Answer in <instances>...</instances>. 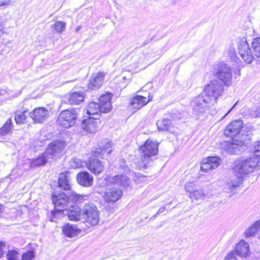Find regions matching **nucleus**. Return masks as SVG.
Here are the masks:
<instances>
[{"mask_svg": "<svg viewBox=\"0 0 260 260\" xmlns=\"http://www.w3.org/2000/svg\"><path fill=\"white\" fill-rule=\"evenodd\" d=\"M122 78H123V80H127V82H126L127 83H129L130 82V81H131V79H126V77L125 76H123Z\"/></svg>", "mask_w": 260, "mask_h": 260, "instance_id": "nucleus-53", "label": "nucleus"}, {"mask_svg": "<svg viewBox=\"0 0 260 260\" xmlns=\"http://www.w3.org/2000/svg\"><path fill=\"white\" fill-rule=\"evenodd\" d=\"M81 230L76 225L68 223L62 227V232L68 237L73 238L79 235Z\"/></svg>", "mask_w": 260, "mask_h": 260, "instance_id": "nucleus-25", "label": "nucleus"}, {"mask_svg": "<svg viewBox=\"0 0 260 260\" xmlns=\"http://www.w3.org/2000/svg\"><path fill=\"white\" fill-rule=\"evenodd\" d=\"M65 147L66 144L63 141H53L48 145L45 151V154L51 160H56L61 156Z\"/></svg>", "mask_w": 260, "mask_h": 260, "instance_id": "nucleus-8", "label": "nucleus"}, {"mask_svg": "<svg viewBox=\"0 0 260 260\" xmlns=\"http://www.w3.org/2000/svg\"><path fill=\"white\" fill-rule=\"evenodd\" d=\"M77 181L85 187H89L93 184L92 176L86 172L79 173L77 176Z\"/></svg>", "mask_w": 260, "mask_h": 260, "instance_id": "nucleus-24", "label": "nucleus"}, {"mask_svg": "<svg viewBox=\"0 0 260 260\" xmlns=\"http://www.w3.org/2000/svg\"><path fill=\"white\" fill-rule=\"evenodd\" d=\"M77 116L76 112L74 109L64 110L58 116L57 122L58 125L68 128L74 125Z\"/></svg>", "mask_w": 260, "mask_h": 260, "instance_id": "nucleus-9", "label": "nucleus"}, {"mask_svg": "<svg viewBox=\"0 0 260 260\" xmlns=\"http://www.w3.org/2000/svg\"><path fill=\"white\" fill-rule=\"evenodd\" d=\"M229 55L231 56H233L235 54V50L234 47L231 46L229 49Z\"/></svg>", "mask_w": 260, "mask_h": 260, "instance_id": "nucleus-48", "label": "nucleus"}, {"mask_svg": "<svg viewBox=\"0 0 260 260\" xmlns=\"http://www.w3.org/2000/svg\"><path fill=\"white\" fill-rule=\"evenodd\" d=\"M232 252H236V258L237 255H239L241 257L248 256L250 255L249 244L243 240L240 241L237 245L235 251H232Z\"/></svg>", "mask_w": 260, "mask_h": 260, "instance_id": "nucleus-23", "label": "nucleus"}, {"mask_svg": "<svg viewBox=\"0 0 260 260\" xmlns=\"http://www.w3.org/2000/svg\"><path fill=\"white\" fill-rule=\"evenodd\" d=\"M82 198L83 197L81 195L78 194L74 191L71 192L70 194L68 197L69 201H71V202H76L77 201L81 200Z\"/></svg>", "mask_w": 260, "mask_h": 260, "instance_id": "nucleus-40", "label": "nucleus"}, {"mask_svg": "<svg viewBox=\"0 0 260 260\" xmlns=\"http://www.w3.org/2000/svg\"><path fill=\"white\" fill-rule=\"evenodd\" d=\"M245 140L233 139L231 141L223 142L221 144L223 149L231 154H238L244 149Z\"/></svg>", "mask_w": 260, "mask_h": 260, "instance_id": "nucleus-10", "label": "nucleus"}, {"mask_svg": "<svg viewBox=\"0 0 260 260\" xmlns=\"http://www.w3.org/2000/svg\"><path fill=\"white\" fill-rule=\"evenodd\" d=\"M158 144L157 142L148 139L140 147V158L136 162L138 169L142 170L148 167L152 161V157L158 153Z\"/></svg>", "mask_w": 260, "mask_h": 260, "instance_id": "nucleus-2", "label": "nucleus"}, {"mask_svg": "<svg viewBox=\"0 0 260 260\" xmlns=\"http://www.w3.org/2000/svg\"><path fill=\"white\" fill-rule=\"evenodd\" d=\"M7 92V91L5 89H3L2 87H0V95H4Z\"/></svg>", "mask_w": 260, "mask_h": 260, "instance_id": "nucleus-49", "label": "nucleus"}, {"mask_svg": "<svg viewBox=\"0 0 260 260\" xmlns=\"http://www.w3.org/2000/svg\"><path fill=\"white\" fill-rule=\"evenodd\" d=\"M29 114L34 122L41 123L48 118L49 111L44 107H38Z\"/></svg>", "mask_w": 260, "mask_h": 260, "instance_id": "nucleus-17", "label": "nucleus"}, {"mask_svg": "<svg viewBox=\"0 0 260 260\" xmlns=\"http://www.w3.org/2000/svg\"><path fill=\"white\" fill-rule=\"evenodd\" d=\"M99 148H95L94 152V155L97 156H100L103 157L105 153L109 154L112 150L111 148V143L107 140H105L101 142Z\"/></svg>", "mask_w": 260, "mask_h": 260, "instance_id": "nucleus-26", "label": "nucleus"}, {"mask_svg": "<svg viewBox=\"0 0 260 260\" xmlns=\"http://www.w3.org/2000/svg\"><path fill=\"white\" fill-rule=\"evenodd\" d=\"M165 210V207H163V208H160L158 212H157L156 214H159V213H162Z\"/></svg>", "mask_w": 260, "mask_h": 260, "instance_id": "nucleus-52", "label": "nucleus"}, {"mask_svg": "<svg viewBox=\"0 0 260 260\" xmlns=\"http://www.w3.org/2000/svg\"><path fill=\"white\" fill-rule=\"evenodd\" d=\"M13 125L11 118L8 119L3 127L0 129V134L2 136H6L12 129Z\"/></svg>", "mask_w": 260, "mask_h": 260, "instance_id": "nucleus-35", "label": "nucleus"}, {"mask_svg": "<svg viewBox=\"0 0 260 260\" xmlns=\"http://www.w3.org/2000/svg\"><path fill=\"white\" fill-rule=\"evenodd\" d=\"M52 201L55 209L58 211H62L69 203L68 196L63 192L55 191L52 195Z\"/></svg>", "mask_w": 260, "mask_h": 260, "instance_id": "nucleus-14", "label": "nucleus"}, {"mask_svg": "<svg viewBox=\"0 0 260 260\" xmlns=\"http://www.w3.org/2000/svg\"><path fill=\"white\" fill-rule=\"evenodd\" d=\"M35 257V252L32 251H28L22 255V260H32Z\"/></svg>", "mask_w": 260, "mask_h": 260, "instance_id": "nucleus-42", "label": "nucleus"}, {"mask_svg": "<svg viewBox=\"0 0 260 260\" xmlns=\"http://www.w3.org/2000/svg\"><path fill=\"white\" fill-rule=\"evenodd\" d=\"M4 27L0 23V37L2 36L4 34Z\"/></svg>", "mask_w": 260, "mask_h": 260, "instance_id": "nucleus-50", "label": "nucleus"}, {"mask_svg": "<svg viewBox=\"0 0 260 260\" xmlns=\"http://www.w3.org/2000/svg\"><path fill=\"white\" fill-rule=\"evenodd\" d=\"M19 257L18 251L14 249L9 250L6 254V258L8 260H18Z\"/></svg>", "mask_w": 260, "mask_h": 260, "instance_id": "nucleus-39", "label": "nucleus"}, {"mask_svg": "<svg viewBox=\"0 0 260 260\" xmlns=\"http://www.w3.org/2000/svg\"><path fill=\"white\" fill-rule=\"evenodd\" d=\"M11 3V0H5L0 2V9H2L3 6H8Z\"/></svg>", "mask_w": 260, "mask_h": 260, "instance_id": "nucleus-47", "label": "nucleus"}, {"mask_svg": "<svg viewBox=\"0 0 260 260\" xmlns=\"http://www.w3.org/2000/svg\"><path fill=\"white\" fill-rule=\"evenodd\" d=\"M243 123L241 120L233 121L229 124L224 132L225 135L232 137L239 134L243 127Z\"/></svg>", "mask_w": 260, "mask_h": 260, "instance_id": "nucleus-20", "label": "nucleus"}, {"mask_svg": "<svg viewBox=\"0 0 260 260\" xmlns=\"http://www.w3.org/2000/svg\"><path fill=\"white\" fill-rule=\"evenodd\" d=\"M251 45L254 55L257 57H260V37L254 39Z\"/></svg>", "mask_w": 260, "mask_h": 260, "instance_id": "nucleus-37", "label": "nucleus"}, {"mask_svg": "<svg viewBox=\"0 0 260 260\" xmlns=\"http://www.w3.org/2000/svg\"><path fill=\"white\" fill-rule=\"evenodd\" d=\"M88 169L94 175H98L104 170V166L101 161L96 158L90 159L86 164Z\"/></svg>", "mask_w": 260, "mask_h": 260, "instance_id": "nucleus-22", "label": "nucleus"}, {"mask_svg": "<svg viewBox=\"0 0 260 260\" xmlns=\"http://www.w3.org/2000/svg\"><path fill=\"white\" fill-rule=\"evenodd\" d=\"M245 136H245V135H243V134H242V136H241L242 138H243V137H245Z\"/></svg>", "mask_w": 260, "mask_h": 260, "instance_id": "nucleus-56", "label": "nucleus"}, {"mask_svg": "<svg viewBox=\"0 0 260 260\" xmlns=\"http://www.w3.org/2000/svg\"><path fill=\"white\" fill-rule=\"evenodd\" d=\"M104 195V199L106 202L113 203L117 201L122 196V191L120 188H111L108 186Z\"/></svg>", "mask_w": 260, "mask_h": 260, "instance_id": "nucleus-16", "label": "nucleus"}, {"mask_svg": "<svg viewBox=\"0 0 260 260\" xmlns=\"http://www.w3.org/2000/svg\"><path fill=\"white\" fill-rule=\"evenodd\" d=\"M83 162L79 158H74L72 159L71 165L74 168H80L83 166Z\"/></svg>", "mask_w": 260, "mask_h": 260, "instance_id": "nucleus-43", "label": "nucleus"}, {"mask_svg": "<svg viewBox=\"0 0 260 260\" xmlns=\"http://www.w3.org/2000/svg\"><path fill=\"white\" fill-rule=\"evenodd\" d=\"M171 121L167 118H163L157 121L156 124L159 130L167 131L171 125Z\"/></svg>", "mask_w": 260, "mask_h": 260, "instance_id": "nucleus-36", "label": "nucleus"}, {"mask_svg": "<svg viewBox=\"0 0 260 260\" xmlns=\"http://www.w3.org/2000/svg\"><path fill=\"white\" fill-rule=\"evenodd\" d=\"M223 90L222 83L217 79H213L205 85L202 92L215 104L217 99L222 94Z\"/></svg>", "mask_w": 260, "mask_h": 260, "instance_id": "nucleus-7", "label": "nucleus"}, {"mask_svg": "<svg viewBox=\"0 0 260 260\" xmlns=\"http://www.w3.org/2000/svg\"><path fill=\"white\" fill-rule=\"evenodd\" d=\"M80 28H81V27H80V26H78V27L77 28V29H76V31H78V30H80Z\"/></svg>", "mask_w": 260, "mask_h": 260, "instance_id": "nucleus-55", "label": "nucleus"}, {"mask_svg": "<svg viewBox=\"0 0 260 260\" xmlns=\"http://www.w3.org/2000/svg\"><path fill=\"white\" fill-rule=\"evenodd\" d=\"M84 94L81 91L71 92L68 95V99L71 104L79 105L84 101Z\"/></svg>", "mask_w": 260, "mask_h": 260, "instance_id": "nucleus-29", "label": "nucleus"}, {"mask_svg": "<svg viewBox=\"0 0 260 260\" xmlns=\"http://www.w3.org/2000/svg\"><path fill=\"white\" fill-rule=\"evenodd\" d=\"M27 110H24L22 112L17 111L15 115V120L16 123L20 124L26 122Z\"/></svg>", "mask_w": 260, "mask_h": 260, "instance_id": "nucleus-33", "label": "nucleus"}, {"mask_svg": "<svg viewBox=\"0 0 260 260\" xmlns=\"http://www.w3.org/2000/svg\"><path fill=\"white\" fill-rule=\"evenodd\" d=\"M98 117H89L85 119L82 124L83 128L88 134L95 133L99 129L100 123Z\"/></svg>", "mask_w": 260, "mask_h": 260, "instance_id": "nucleus-18", "label": "nucleus"}, {"mask_svg": "<svg viewBox=\"0 0 260 260\" xmlns=\"http://www.w3.org/2000/svg\"><path fill=\"white\" fill-rule=\"evenodd\" d=\"M71 179L70 173L69 172L60 173L58 177L59 186L64 190H69L71 188Z\"/></svg>", "mask_w": 260, "mask_h": 260, "instance_id": "nucleus-27", "label": "nucleus"}, {"mask_svg": "<svg viewBox=\"0 0 260 260\" xmlns=\"http://www.w3.org/2000/svg\"><path fill=\"white\" fill-rule=\"evenodd\" d=\"M242 181V178L239 176L230 179L225 186V189L227 192L235 191Z\"/></svg>", "mask_w": 260, "mask_h": 260, "instance_id": "nucleus-30", "label": "nucleus"}, {"mask_svg": "<svg viewBox=\"0 0 260 260\" xmlns=\"http://www.w3.org/2000/svg\"><path fill=\"white\" fill-rule=\"evenodd\" d=\"M45 154V152L39 155L37 158L33 159L30 165L31 167H39L44 165L47 162H51L52 160Z\"/></svg>", "mask_w": 260, "mask_h": 260, "instance_id": "nucleus-32", "label": "nucleus"}, {"mask_svg": "<svg viewBox=\"0 0 260 260\" xmlns=\"http://www.w3.org/2000/svg\"><path fill=\"white\" fill-rule=\"evenodd\" d=\"M105 75V74L103 72L93 74L88 85L89 88L93 90L99 88L103 83Z\"/></svg>", "mask_w": 260, "mask_h": 260, "instance_id": "nucleus-21", "label": "nucleus"}, {"mask_svg": "<svg viewBox=\"0 0 260 260\" xmlns=\"http://www.w3.org/2000/svg\"><path fill=\"white\" fill-rule=\"evenodd\" d=\"M4 207L3 206L0 204V213L3 211Z\"/></svg>", "mask_w": 260, "mask_h": 260, "instance_id": "nucleus-54", "label": "nucleus"}, {"mask_svg": "<svg viewBox=\"0 0 260 260\" xmlns=\"http://www.w3.org/2000/svg\"><path fill=\"white\" fill-rule=\"evenodd\" d=\"M6 244L4 241H0V258L2 257L4 254V250L6 248Z\"/></svg>", "mask_w": 260, "mask_h": 260, "instance_id": "nucleus-46", "label": "nucleus"}, {"mask_svg": "<svg viewBox=\"0 0 260 260\" xmlns=\"http://www.w3.org/2000/svg\"><path fill=\"white\" fill-rule=\"evenodd\" d=\"M251 115L254 118H260V104L257 105L255 110L251 111Z\"/></svg>", "mask_w": 260, "mask_h": 260, "instance_id": "nucleus-44", "label": "nucleus"}, {"mask_svg": "<svg viewBox=\"0 0 260 260\" xmlns=\"http://www.w3.org/2000/svg\"><path fill=\"white\" fill-rule=\"evenodd\" d=\"M214 104L209 96H206L203 92L195 96L190 102V105L197 114L207 112Z\"/></svg>", "mask_w": 260, "mask_h": 260, "instance_id": "nucleus-5", "label": "nucleus"}, {"mask_svg": "<svg viewBox=\"0 0 260 260\" xmlns=\"http://www.w3.org/2000/svg\"><path fill=\"white\" fill-rule=\"evenodd\" d=\"M221 160L218 156H210L205 158L201 164V170L207 172L210 170L217 168L221 164Z\"/></svg>", "mask_w": 260, "mask_h": 260, "instance_id": "nucleus-15", "label": "nucleus"}, {"mask_svg": "<svg viewBox=\"0 0 260 260\" xmlns=\"http://www.w3.org/2000/svg\"><path fill=\"white\" fill-rule=\"evenodd\" d=\"M255 153L245 159L235 161L233 167L236 176L243 177L258 170L260 167V141L254 146Z\"/></svg>", "mask_w": 260, "mask_h": 260, "instance_id": "nucleus-1", "label": "nucleus"}, {"mask_svg": "<svg viewBox=\"0 0 260 260\" xmlns=\"http://www.w3.org/2000/svg\"><path fill=\"white\" fill-rule=\"evenodd\" d=\"M214 75L225 86H230L232 84V69L225 63L221 62L214 66Z\"/></svg>", "mask_w": 260, "mask_h": 260, "instance_id": "nucleus-4", "label": "nucleus"}, {"mask_svg": "<svg viewBox=\"0 0 260 260\" xmlns=\"http://www.w3.org/2000/svg\"><path fill=\"white\" fill-rule=\"evenodd\" d=\"M224 260H238L236 258L235 252H230L225 256Z\"/></svg>", "mask_w": 260, "mask_h": 260, "instance_id": "nucleus-45", "label": "nucleus"}, {"mask_svg": "<svg viewBox=\"0 0 260 260\" xmlns=\"http://www.w3.org/2000/svg\"><path fill=\"white\" fill-rule=\"evenodd\" d=\"M105 181L107 186L112 187L113 185H117L123 188L127 187L131 183L130 179L125 174L110 176L106 178Z\"/></svg>", "mask_w": 260, "mask_h": 260, "instance_id": "nucleus-11", "label": "nucleus"}, {"mask_svg": "<svg viewBox=\"0 0 260 260\" xmlns=\"http://www.w3.org/2000/svg\"><path fill=\"white\" fill-rule=\"evenodd\" d=\"M237 104V102L235 104V105L228 111V112L224 115V116L223 117V118L225 117L235 107V106Z\"/></svg>", "mask_w": 260, "mask_h": 260, "instance_id": "nucleus-51", "label": "nucleus"}, {"mask_svg": "<svg viewBox=\"0 0 260 260\" xmlns=\"http://www.w3.org/2000/svg\"><path fill=\"white\" fill-rule=\"evenodd\" d=\"M112 96L111 93L105 94L100 97L99 103L94 102L89 103L87 108V113L89 116L99 118L101 112H109L112 108L111 103Z\"/></svg>", "mask_w": 260, "mask_h": 260, "instance_id": "nucleus-3", "label": "nucleus"}, {"mask_svg": "<svg viewBox=\"0 0 260 260\" xmlns=\"http://www.w3.org/2000/svg\"><path fill=\"white\" fill-rule=\"evenodd\" d=\"M206 194L204 193L202 189H196L189 194V198L192 200H203L205 199Z\"/></svg>", "mask_w": 260, "mask_h": 260, "instance_id": "nucleus-34", "label": "nucleus"}, {"mask_svg": "<svg viewBox=\"0 0 260 260\" xmlns=\"http://www.w3.org/2000/svg\"><path fill=\"white\" fill-rule=\"evenodd\" d=\"M152 100V97L148 99L146 97L137 95L131 100V108L137 111Z\"/></svg>", "mask_w": 260, "mask_h": 260, "instance_id": "nucleus-19", "label": "nucleus"}, {"mask_svg": "<svg viewBox=\"0 0 260 260\" xmlns=\"http://www.w3.org/2000/svg\"><path fill=\"white\" fill-rule=\"evenodd\" d=\"M238 52L242 58L247 63H251L254 59L249 45L246 40L241 41L238 46Z\"/></svg>", "mask_w": 260, "mask_h": 260, "instance_id": "nucleus-13", "label": "nucleus"}, {"mask_svg": "<svg viewBox=\"0 0 260 260\" xmlns=\"http://www.w3.org/2000/svg\"><path fill=\"white\" fill-rule=\"evenodd\" d=\"M185 189L187 192L189 193L190 194L197 189V187L194 183L189 182L186 183V184H185Z\"/></svg>", "mask_w": 260, "mask_h": 260, "instance_id": "nucleus-41", "label": "nucleus"}, {"mask_svg": "<svg viewBox=\"0 0 260 260\" xmlns=\"http://www.w3.org/2000/svg\"><path fill=\"white\" fill-rule=\"evenodd\" d=\"M257 233H258V238L260 239V220H257L247 228L244 232V235L246 238H250L254 237Z\"/></svg>", "mask_w": 260, "mask_h": 260, "instance_id": "nucleus-28", "label": "nucleus"}, {"mask_svg": "<svg viewBox=\"0 0 260 260\" xmlns=\"http://www.w3.org/2000/svg\"><path fill=\"white\" fill-rule=\"evenodd\" d=\"M69 218L71 220L78 221L81 218V209L77 206H73L67 211L66 213Z\"/></svg>", "mask_w": 260, "mask_h": 260, "instance_id": "nucleus-31", "label": "nucleus"}, {"mask_svg": "<svg viewBox=\"0 0 260 260\" xmlns=\"http://www.w3.org/2000/svg\"><path fill=\"white\" fill-rule=\"evenodd\" d=\"M82 211L83 216L86 223L93 226L99 224L100 211L94 204L89 203L85 204Z\"/></svg>", "mask_w": 260, "mask_h": 260, "instance_id": "nucleus-6", "label": "nucleus"}, {"mask_svg": "<svg viewBox=\"0 0 260 260\" xmlns=\"http://www.w3.org/2000/svg\"><path fill=\"white\" fill-rule=\"evenodd\" d=\"M53 28L58 33H60L65 30L66 23L61 21H56L53 25Z\"/></svg>", "mask_w": 260, "mask_h": 260, "instance_id": "nucleus-38", "label": "nucleus"}, {"mask_svg": "<svg viewBox=\"0 0 260 260\" xmlns=\"http://www.w3.org/2000/svg\"><path fill=\"white\" fill-rule=\"evenodd\" d=\"M148 64L147 56L143 52L135 53L131 57L130 66L133 70L145 69Z\"/></svg>", "mask_w": 260, "mask_h": 260, "instance_id": "nucleus-12", "label": "nucleus"}]
</instances>
